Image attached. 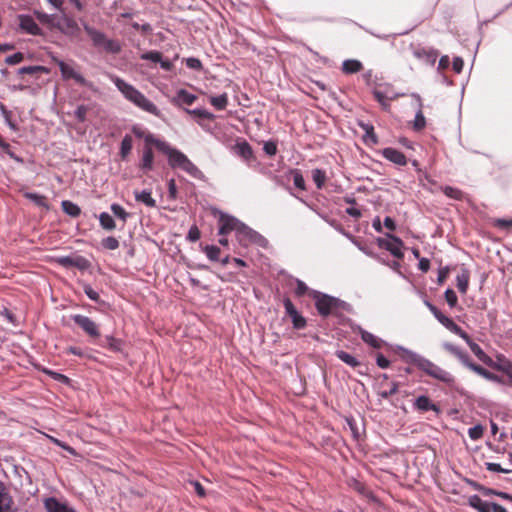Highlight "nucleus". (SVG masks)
<instances>
[{"instance_id": "nucleus-1", "label": "nucleus", "mask_w": 512, "mask_h": 512, "mask_svg": "<svg viewBox=\"0 0 512 512\" xmlns=\"http://www.w3.org/2000/svg\"><path fill=\"white\" fill-rule=\"evenodd\" d=\"M395 350L403 354L402 360L404 362L416 366L419 370H421L429 377L439 382H442L448 386L454 385L455 377L450 372L438 366L428 358L412 350H409L401 345H396Z\"/></svg>"}, {"instance_id": "nucleus-2", "label": "nucleus", "mask_w": 512, "mask_h": 512, "mask_svg": "<svg viewBox=\"0 0 512 512\" xmlns=\"http://www.w3.org/2000/svg\"><path fill=\"white\" fill-rule=\"evenodd\" d=\"M108 77L126 100L133 103L139 109L162 118V112L141 91L117 75L110 74Z\"/></svg>"}, {"instance_id": "nucleus-3", "label": "nucleus", "mask_w": 512, "mask_h": 512, "mask_svg": "<svg viewBox=\"0 0 512 512\" xmlns=\"http://www.w3.org/2000/svg\"><path fill=\"white\" fill-rule=\"evenodd\" d=\"M83 28L92 41L93 46L102 47L110 54H119L121 52L122 45L118 40L107 38L105 33L88 24H84Z\"/></svg>"}, {"instance_id": "nucleus-4", "label": "nucleus", "mask_w": 512, "mask_h": 512, "mask_svg": "<svg viewBox=\"0 0 512 512\" xmlns=\"http://www.w3.org/2000/svg\"><path fill=\"white\" fill-rule=\"evenodd\" d=\"M310 295L315 300L318 313L323 317H327L335 309L344 308V306H346L344 301L316 290H311Z\"/></svg>"}, {"instance_id": "nucleus-5", "label": "nucleus", "mask_w": 512, "mask_h": 512, "mask_svg": "<svg viewBox=\"0 0 512 512\" xmlns=\"http://www.w3.org/2000/svg\"><path fill=\"white\" fill-rule=\"evenodd\" d=\"M236 239L242 247L256 245L261 248H267L269 244L268 240L263 235L246 225L244 222L240 226Z\"/></svg>"}, {"instance_id": "nucleus-6", "label": "nucleus", "mask_w": 512, "mask_h": 512, "mask_svg": "<svg viewBox=\"0 0 512 512\" xmlns=\"http://www.w3.org/2000/svg\"><path fill=\"white\" fill-rule=\"evenodd\" d=\"M70 318L93 341V343L96 339L100 338V325L90 317L82 314H73Z\"/></svg>"}, {"instance_id": "nucleus-7", "label": "nucleus", "mask_w": 512, "mask_h": 512, "mask_svg": "<svg viewBox=\"0 0 512 512\" xmlns=\"http://www.w3.org/2000/svg\"><path fill=\"white\" fill-rule=\"evenodd\" d=\"M55 262L65 269L76 268L82 272L88 270L91 266V262L88 259L76 254L58 256L55 258Z\"/></svg>"}, {"instance_id": "nucleus-8", "label": "nucleus", "mask_w": 512, "mask_h": 512, "mask_svg": "<svg viewBox=\"0 0 512 512\" xmlns=\"http://www.w3.org/2000/svg\"><path fill=\"white\" fill-rule=\"evenodd\" d=\"M218 222V234L222 236L227 235L232 231H234L237 236L240 226L243 223L238 218L222 211H218Z\"/></svg>"}, {"instance_id": "nucleus-9", "label": "nucleus", "mask_w": 512, "mask_h": 512, "mask_svg": "<svg viewBox=\"0 0 512 512\" xmlns=\"http://www.w3.org/2000/svg\"><path fill=\"white\" fill-rule=\"evenodd\" d=\"M46 512H77L65 498L54 496L45 497L42 500Z\"/></svg>"}, {"instance_id": "nucleus-10", "label": "nucleus", "mask_w": 512, "mask_h": 512, "mask_svg": "<svg viewBox=\"0 0 512 512\" xmlns=\"http://www.w3.org/2000/svg\"><path fill=\"white\" fill-rule=\"evenodd\" d=\"M52 60L59 67L63 79H73L77 84L81 86L87 85V80L84 78V76L75 71L71 65L56 57H53Z\"/></svg>"}, {"instance_id": "nucleus-11", "label": "nucleus", "mask_w": 512, "mask_h": 512, "mask_svg": "<svg viewBox=\"0 0 512 512\" xmlns=\"http://www.w3.org/2000/svg\"><path fill=\"white\" fill-rule=\"evenodd\" d=\"M19 29L32 36H43V30L35 22L33 17L29 14H19Z\"/></svg>"}, {"instance_id": "nucleus-12", "label": "nucleus", "mask_w": 512, "mask_h": 512, "mask_svg": "<svg viewBox=\"0 0 512 512\" xmlns=\"http://www.w3.org/2000/svg\"><path fill=\"white\" fill-rule=\"evenodd\" d=\"M162 153L167 156L168 164L173 169H181L188 159L187 155L177 148L172 147L169 143Z\"/></svg>"}, {"instance_id": "nucleus-13", "label": "nucleus", "mask_w": 512, "mask_h": 512, "mask_svg": "<svg viewBox=\"0 0 512 512\" xmlns=\"http://www.w3.org/2000/svg\"><path fill=\"white\" fill-rule=\"evenodd\" d=\"M162 153L167 156L168 164L173 169H181L188 159L187 155L177 148L172 147L169 143Z\"/></svg>"}, {"instance_id": "nucleus-14", "label": "nucleus", "mask_w": 512, "mask_h": 512, "mask_svg": "<svg viewBox=\"0 0 512 512\" xmlns=\"http://www.w3.org/2000/svg\"><path fill=\"white\" fill-rule=\"evenodd\" d=\"M0 512H18L14 499L2 480H0Z\"/></svg>"}, {"instance_id": "nucleus-15", "label": "nucleus", "mask_w": 512, "mask_h": 512, "mask_svg": "<svg viewBox=\"0 0 512 512\" xmlns=\"http://www.w3.org/2000/svg\"><path fill=\"white\" fill-rule=\"evenodd\" d=\"M94 343L102 348L108 349L113 353H119L123 351L124 342L119 338H115L113 335H106L104 338L100 337L99 339H96Z\"/></svg>"}, {"instance_id": "nucleus-16", "label": "nucleus", "mask_w": 512, "mask_h": 512, "mask_svg": "<svg viewBox=\"0 0 512 512\" xmlns=\"http://www.w3.org/2000/svg\"><path fill=\"white\" fill-rule=\"evenodd\" d=\"M372 93L374 98L384 109H387L389 107V100H394L399 96H403V94L393 93L391 91L390 85H386L385 90L373 89Z\"/></svg>"}, {"instance_id": "nucleus-17", "label": "nucleus", "mask_w": 512, "mask_h": 512, "mask_svg": "<svg viewBox=\"0 0 512 512\" xmlns=\"http://www.w3.org/2000/svg\"><path fill=\"white\" fill-rule=\"evenodd\" d=\"M413 408L421 413L433 411L440 413V408L426 395L418 396L413 403Z\"/></svg>"}, {"instance_id": "nucleus-18", "label": "nucleus", "mask_w": 512, "mask_h": 512, "mask_svg": "<svg viewBox=\"0 0 512 512\" xmlns=\"http://www.w3.org/2000/svg\"><path fill=\"white\" fill-rule=\"evenodd\" d=\"M381 155L388 161L398 166L407 164L406 156L399 150L391 147L384 148L380 151Z\"/></svg>"}, {"instance_id": "nucleus-19", "label": "nucleus", "mask_w": 512, "mask_h": 512, "mask_svg": "<svg viewBox=\"0 0 512 512\" xmlns=\"http://www.w3.org/2000/svg\"><path fill=\"white\" fill-rule=\"evenodd\" d=\"M425 305L430 310V312L434 315V317L449 331L455 330L456 323L449 318L448 316L444 315L434 304H432L430 301L426 300Z\"/></svg>"}, {"instance_id": "nucleus-20", "label": "nucleus", "mask_w": 512, "mask_h": 512, "mask_svg": "<svg viewBox=\"0 0 512 512\" xmlns=\"http://www.w3.org/2000/svg\"><path fill=\"white\" fill-rule=\"evenodd\" d=\"M358 126L365 132L363 135V142L370 145H377L379 140L374 131V126L368 122L359 121Z\"/></svg>"}, {"instance_id": "nucleus-21", "label": "nucleus", "mask_w": 512, "mask_h": 512, "mask_svg": "<svg viewBox=\"0 0 512 512\" xmlns=\"http://www.w3.org/2000/svg\"><path fill=\"white\" fill-rule=\"evenodd\" d=\"M139 168L144 173H148L154 169V152L150 146H144Z\"/></svg>"}, {"instance_id": "nucleus-22", "label": "nucleus", "mask_w": 512, "mask_h": 512, "mask_svg": "<svg viewBox=\"0 0 512 512\" xmlns=\"http://www.w3.org/2000/svg\"><path fill=\"white\" fill-rule=\"evenodd\" d=\"M196 99L197 96L195 94L188 92L186 89H179L171 102L175 106H181L182 104L192 105Z\"/></svg>"}, {"instance_id": "nucleus-23", "label": "nucleus", "mask_w": 512, "mask_h": 512, "mask_svg": "<svg viewBox=\"0 0 512 512\" xmlns=\"http://www.w3.org/2000/svg\"><path fill=\"white\" fill-rule=\"evenodd\" d=\"M413 55L425 63L434 66L436 63L438 52L435 49L419 48L414 50Z\"/></svg>"}, {"instance_id": "nucleus-24", "label": "nucleus", "mask_w": 512, "mask_h": 512, "mask_svg": "<svg viewBox=\"0 0 512 512\" xmlns=\"http://www.w3.org/2000/svg\"><path fill=\"white\" fill-rule=\"evenodd\" d=\"M467 503L477 512H491V506L493 505V502L484 501L476 494L469 496Z\"/></svg>"}, {"instance_id": "nucleus-25", "label": "nucleus", "mask_w": 512, "mask_h": 512, "mask_svg": "<svg viewBox=\"0 0 512 512\" xmlns=\"http://www.w3.org/2000/svg\"><path fill=\"white\" fill-rule=\"evenodd\" d=\"M234 152L243 158L246 162H250L254 158V153L251 145L243 140L241 142H237L233 147Z\"/></svg>"}, {"instance_id": "nucleus-26", "label": "nucleus", "mask_w": 512, "mask_h": 512, "mask_svg": "<svg viewBox=\"0 0 512 512\" xmlns=\"http://www.w3.org/2000/svg\"><path fill=\"white\" fill-rule=\"evenodd\" d=\"M360 336L364 343L368 344L369 346L375 349H380L382 348V346L387 344L383 339L377 337L376 335L364 329H360Z\"/></svg>"}, {"instance_id": "nucleus-27", "label": "nucleus", "mask_w": 512, "mask_h": 512, "mask_svg": "<svg viewBox=\"0 0 512 512\" xmlns=\"http://www.w3.org/2000/svg\"><path fill=\"white\" fill-rule=\"evenodd\" d=\"M135 200L144 204L147 207L155 208L157 206L156 200L152 197L150 190L144 189L142 191H134Z\"/></svg>"}, {"instance_id": "nucleus-28", "label": "nucleus", "mask_w": 512, "mask_h": 512, "mask_svg": "<svg viewBox=\"0 0 512 512\" xmlns=\"http://www.w3.org/2000/svg\"><path fill=\"white\" fill-rule=\"evenodd\" d=\"M386 236L392 240V245L390 246V249H387V251H389L394 257L402 259L404 257V253L402 252L404 243L401 238L390 233H386Z\"/></svg>"}, {"instance_id": "nucleus-29", "label": "nucleus", "mask_w": 512, "mask_h": 512, "mask_svg": "<svg viewBox=\"0 0 512 512\" xmlns=\"http://www.w3.org/2000/svg\"><path fill=\"white\" fill-rule=\"evenodd\" d=\"M494 369L501 371L507 375L508 381L507 384L512 385V362L504 359L501 362H493L489 364Z\"/></svg>"}, {"instance_id": "nucleus-30", "label": "nucleus", "mask_w": 512, "mask_h": 512, "mask_svg": "<svg viewBox=\"0 0 512 512\" xmlns=\"http://www.w3.org/2000/svg\"><path fill=\"white\" fill-rule=\"evenodd\" d=\"M442 347L449 353H451L452 355H454L455 357H457L459 359V361L463 364L465 361H468V353L463 351L461 348H459L458 346L452 344V343H449V342H444L442 344Z\"/></svg>"}, {"instance_id": "nucleus-31", "label": "nucleus", "mask_w": 512, "mask_h": 512, "mask_svg": "<svg viewBox=\"0 0 512 512\" xmlns=\"http://www.w3.org/2000/svg\"><path fill=\"white\" fill-rule=\"evenodd\" d=\"M181 170L186 172L188 175H190L194 179H197V180H204L205 179L204 173L189 158L184 163V165L181 168Z\"/></svg>"}, {"instance_id": "nucleus-32", "label": "nucleus", "mask_w": 512, "mask_h": 512, "mask_svg": "<svg viewBox=\"0 0 512 512\" xmlns=\"http://www.w3.org/2000/svg\"><path fill=\"white\" fill-rule=\"evenodd\" d=\"M469 279H470L469 271L465 268H463L461 270V272L456 276V285H457L458 290L462 294H465L468 290Z\"/></svg>"}, {"instance_id": "nucleus-33", "label": "nucleus", "mask_w": 512, "mask_h": 512, "mask_svg": "<svg viewBox=\"0 0 512 512\" xmlns=\"http://www.w3.org/2000/svg\"><path fill=\"white\" fill-rule=\"evenodd\" d=\"M363 68L362 63L356 59H346L342 63V71L345 74H354L361 71Z\"/></svg>"}, {"instance_id": "nucleus-34", "label": "nucleus", "mask_w": 512, "mask_h": 512, "mask_svg": "<svg viewBox=\"0 0 512 512\" xmlns=\"http://www.w3.org/2000/svg\"><path fill=\"white\" fill-rule=\"evenodd\" d=\"M143 139L145 142V146L154 145L160 152H163L166 146L168 145V142L160 138H157L154 134L150 132H148Z\"/></svg>"}, {"instance_id": "nucleus-35", "label": "nucleus", "mask_w": 512, "mask_h": 512, "mask_svg": "<svg viewBox=\"0 0 512 512\" xmlns=\"http://www.w3.org/2000/svg\"><path fill=\"white\" fill-rule=\"evenodd\" d=\"M62 210L69 216L76 218L81 214L80 207L70 200H63L61 202Z\"/></svg>"}, {"instance_id": "nucleus-36", "label": "nucleus", "mask_w": 512, "mask_h": 512, "mask_svg": "<svg viewBox=\"0 0 512 512\" xmlns=\"http://www.w3.org/2000/svg\"><path fill=\"white\" fill-rule=\"evenodd\" d=\"M335 354L338 359H340L342 362H344L345 364H347L348 366H350L352 368H355L360 365V361L356 357H354L352 354H350L346 351L338 350V351H336Z\"/></svg>"}, {"instance_id": "nucleus-37", "label": "nucleus", "mask_w": 512, "mask_h": 512, "mask_svg": "<svg viewBox=\"0 0 512 512\" xmlns=\"http://www.w3.org/2000/svg\"><path fill=\"white\" fill-rule=\"evenodd\" d=\"M469 348L472 353L480 360L486 364H492V359L484 352V350L478 345L476 342L472 341L469 343Z\"/></svg>"}, {"instance_id": "nucleus-38", "label": "nucleus", "mask_w": 512, "mask_h": 512, "mask_svg": "<svg viewBox=\"0 0 512 512\" xmlns=\"http://www.w3.org/2000/svg\"><path fill=\"white\" fill-rule=\"evenodd\" d=\"M98 219H99V222H100V226L104 230L112 231V230H114L116 228L115 220L113 219V217L109 213H107V212L100 213L99 216H98Z\"/></svg>"}, {"instance_id": "nucleus-39", "label": "nucleus", "mask_w": 512, "mask_h": 512, "mask_svg": "<svg viewBox=\"0 0 512 512\" xmlns=\"http://www.w3.org/2000/svg\"><path fill=\"white\" fill-rule=\"evenodd\" d=\"M133 147V140L129 134H126L121 141L119 154L124 160L128 157Z\"/></svg>"}, {"instance_id": "nucleus-40", "label": "nucleus", "mask_w": 512, "mask_h": 512, "mask_svg": "<svg viewBox=\"0 0 512 512\" xmlns=\"http://www.w3.org/2000/svg\"><path fill=\"white\" fill-rule=\"evenodd\" d=\"M210 104L217 110H224L228 105V96L226 93H222L218 96L210 97Z\"/></svg>"}, {"instance_id": "nucleus-41", "label": "nucleus", "mask_w": 512, "mask_h": 512, "mask_svg": "<svg viewBox=\"0 0 512 512\" xmlns=\"http://www.w3.org/2000/svg\"><path fill=\"white\" fill-rule=\"evenodd\" d=\"M39 72L48 73L49 70L45 66H41V65L24 66V67H21L20 69H18L17 74L18 75L27 74V75L33 76Z\"/></svg>"}, {"instance_id": "nucleus-42", "label": "nucleus", "mask_w": 512, "mask_h": 512, "mask_svg": "<svg viewBox=\"0 0 512 512\" xmlns=\"http://www.w3.org/2000/svg\"><path fill=\"white\" fill-rule=\"evenodd\" d=\"M24 197L39 207L48 208L46 197L44 195L36 192H26L24 193Z\"/></svg>"}, {"instance_id": "nucleus-43", "label": "nucleus", "mask_w": 512, "mask_h": 512, "mask_svg": "<svg viewBox=\"0 0 512 512\" xmlns=\"http://www.w3.org/2000/svg\"><path fill=\"white\" fill-rule=\"evenodd\" d=\"M110 210L115 217L123 221L125 223L130 218V213H128L120 204L112 203L110 205Z\"/></svg>"}, {"instance_id": "nucleus-44", "label": "nucleus", "mask_w": 512, "mask_h": 512, "mask_svg": "<svg viewBox=\"0 0 512 512\" xmlns=\"http://www.w3.org/2000/svg\"><path fill=\"white\" fill-rule=\"evenodd\" d=\"M350 486L352 487V489H354L355 491H357L359 494L363 495L364 497L371 499V500H375V497L372 494V492L369 491L362 482H360L356 479H353Z\"/></svg>"}, {"instance_id": "nucleus-45", "label": "nucleus", "mask_w": 512, "mask_h": 512, "mask_svg": "<svg viewBox=\"0 0 512 512\" xmlns=\"http://www.w3.org/2000/svg\"><path fill=\"white\" fill-rule=\"evenodd\" d=\"M311 176L316 187L318 189H322L326 181V172L320 168H316L312 170Z\"/></svg>"}, {"instance_id": "nucleus-46", "label": "nucleus", "mask_w": 512, "mask_h": 512, "mask_svg": "<svg viewBox=\"0 0 512 512\" xmlns=\"http://www.w3.org/2000/svg\"><path fill=\"white\" fill-rule=\"evenodd\" d=\"M185 112L200 119L213 120L215 115L203 108L185 109Z\"/></svg>"}, {"instance_id": "nucleus-47", "label": "nucleus", "mask_w": 512, "mask_h": 512, "mask_svg": "<svg viewBox=\"0 0 512 512\" xmlns=\"http://www.w3.org/2000/svg\"><path fill=\"white\" fill-rule=\"evenodd\" d=\"M203 252L210 261H218L221 250L216 245H206L203 247Z\"/></svg>"}, {"instance_id": "nucleus-48", "label": "nucleus", "mask_w": 512, "mask_h": 512, "mask_svg": "<svg viewBox=\"0 0 512 512\" xmlns=\"http://www.w3.org/2000/svg\"><path fill=\"white\" fill-rule=\"evenodd\" d=\"M0 148L2 149V151L7 154L11 159H13L14 161H16L17 163L19 164H23L24 163V160L22 157L16 155L11 147V145L9 143H7L6 141H2L0 143Z\"/></svg>"}, {"instance_id": "nucleus-49", "label": "nucleus", "mask_w": 512, "mask_h": 512, "mask_svg": "<svg viewBox=\"0 0 512 512\" xmlns=\"http://www.w3.org/2000/svg\"><path fill=\"white\" fill-rule=\"evenodd\" d=\"M34 15L40 21V23L49 25L52 27L56 26V24L54 23V19H55L54 14H47L45 12L34 11Z\"/></svg>"}, {"instance_id": "nucleus-50", "label": "nucleus", "mask_w": 512, "mask_h": 512, "mask_svg": "<svg viewBox=\"0 0 512 512\" xmlns=\"http://www.w3.org/2000/svg\"><path fill=\"white\" fill-rule=\"evenodd\" d=\"M83 291L90 300L99 304L105 303L103 300L100 299L99 293L96 290H94L90 284H84Z\"/></svg>"}, {"instance_id": "nucleus-51", "label": "nucleus", "mask_w": 512, "mask_h": 512, "mask_svg": "<svg viewBox=\"0 0 512 512\" xmlns=\"http://www.w3.org/2000/svg\"><path fill=\"white\" fill-rule=\"evenodd\" d=\"M463 365L465 367L469 368L470 370H472L473 372H475L476 374L482 376L483 378L485 377V375H486V373L488 371L487 369H485L481 365L476 364L475 362H473L470 357H468V361H465L463 363Z\"/></svg>"}, {"instance_id": "nucleus-52", "label": "nucleus", "mask_w": 512, "mask_h": 512, "mask_svg": "<svg viewBox=\"0 0 512 512\" xmlns=\"http://www.w3.org/2000/svg\"><path fill=\"white\" fill-rule=\"evenodd\" d=\"M442 191L448 198L454 200H461L463 198V192L458 188L445 186L442 188Z\"/></svg>"}, {"instance_id": "nucleus-53", "label": "nucleus", "mask_w": 512, "mask_h": 512, "mask_svg": "<svg viewBox=\"0 0 512 512\" xmlns=\"http://www.w3.org/2000/svg\"><path fill=\"white\" fill-rule=\"evenodd\" d=\"M291 173L293 176V183H294L295 187L300 190H305L306 189L305 180H304V177H303L301 171L298 169H293L291 171Z\"/></svg>"}, {"instance_id": "nucleus-54", "label": "nucleus", "mask_w": 512, "mask_h": 512, "mask_svg": "<svg viewBox=\"0 0 512 512\" xmlns=\"http://www.w3.org/2000/svg\"><path fill=\"white\" fill-rule=\"evenodd\" d=\"M0 111H1L8 127L13 131H17L18 126L15 122H13L11 120V112L9 110H7V108L2 103H0Z\"/></svg>"}, {"instance_id": "nucleus-55", "label": "nucleus", "mask_w": 512, "mask_h": 512, "mask_svg": "<svg viewBox=\"0 0 512 512\" xmlns=\"http://www.w3.org/2000/svg\"><path fill=\"white\" fill-rule=\"evenodd\" d=\"M140 58L142 60H147V61H151V62H154V63H159L161 61L162 54L159 51L150 50V51H147L145 53H142L140 55Z\"/></svg>"}, {"instance_id": "nucleus-56", "label": "nucleus", "mask_w": 512, "mask_h": 512, "mask_svg": "<svg viewBox=\"0 0 512 512\" xmlns=\"http://www.w3.org/2000/svg\"><path fill=\"white\" fill-rule=\"evenodd\" d=\"M483 495L484 496H497L504 500H512L511 494H509L507 492H503V491H498V490H495L492 488H488V487L485 488Z\"/></svg>"}, {"instance_id": "nucleus-57", "label": "nucleus", "mask_w": 512, "mask_h": 512, "mask_svg": "<svg viewBox=\"0 0 512 512\" xmlns=\"http://www.w3.org/2000/svg\"><path fill=\"white\" fill-rule=\"evenodd\" d=\"M101 245L107 250H116L119 247V241L113 236H108L102 239Z\"/></svg>"}, {"instance_id": "nucleus-58", "label": "nucleus", "mask_w": 512, "mask_h": 512, "mask_svg": "<svg viewBox=\"0 0 512 512\" xmlns=\"http://www.w3.org/2000/svg\"><path fill=\"white\" fill-rule=\"evenodd\" d=\"M484 428L481 424H476L468 429V435L472 440H478L483 436Z\"/></svg>"}, {"instance_id": "nucleus-59", "label": "nucleus", "mask_w": 512, "mask_h": 512, "mask_svg": "<svg viewBox=\"0 0 512 512\" xmlns=\"http://www.w3.org/2000/svg\"><path fill=\"white\" fill-rule=\"evenodd\" d=\"M425 125H426V119H425L422 111L418 110V112L415 115L413 128L415 131H421L422 129H424Z\"/></svg>"}, {"instance_id": "nucleus-60", "label": "nucleus", "mask_w": 512, "mask_h": 512, "mask_svg": "<svg viewBox=\"0 0 512 512\" xmlns=\"http://www.w3.org/2000/svg\"><path fill=\"white\" fill-rule=\"evenodd\" d=\"M186 66L195 71H200L203 68L202 62L196 57H188L185 59Z\"/></svg>"}, {"instance_id": "nucleus-61", "label": "nucleus", "mask_w": 512, "mask_h": 512, "mask_svg": "<svg viewBox=\"0 0 512 512\" xmlns=\"http://www.w3.org/2000/svg\"><path fill=\"white\" fill-rule=\"evenodd\" d=\"M291 321L295 329H303L307 324L306 319L299 312L291 317Z\"/></svg>"}, {"instance_id": "nucleus-62", "label": "nucleus", "mask_w": 512, "mask_h": 512, "mask_svg": "<svg viewBox=\"0 0 512 512\" xmlns=\"http://www.w3.org/2000/svg\"><path fill=\"white\" fill-rule=\"evenodd\" d=\"M201 232L196 225H192L187 233L186 239L189 242H196L200 239Z\"/></svg>"}, {"instance_id": "nucleus-63", "label": "nucleus", "mask_w": 512, "mask_h": 512, "mask_svg": "<svg viewBox=\"0 0 512 512\" xmlns=\"http://www.w3.org/2000/svg\"><path fill=\"white\" fill-rule=\"evenodd\" d=\"M444 296H445V300H446L447 304L451 308L456 306L458 298H457L456 293L452 289H450V288L446 289Z\"/></svg>"}, {"instance_id": "nucleus-64", "label": "nucleus", "mask_w": 512, "mask_h": 512, "mask_svg": "<svg viewBox=\"0 0 512 512\" xmlns=\"http://www.w3.org/2000/svg\"><path fill=\"white\" fill-rule=\"evenodd\" d=\"M263 151L268 156L276 155V153H277V143L275 141H273V140H269V141L264 142Z\"/></svg>"}]
</instances>
